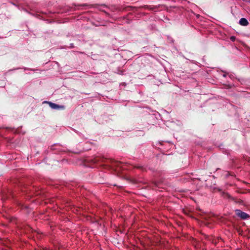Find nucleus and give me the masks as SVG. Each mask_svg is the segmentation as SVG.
Segmentation results:
<instances>
[{"mask_svg": "<svg viewBox=\"0 0 250 250\" xmlns=\"http://www.w3.org/2000/svg\"><path fill=\"white\" fill-rule=\"evenodd\" d=\"M235 213L237 216L240 217L242 219H246L250 217L248 214L243 212L240 209H236Z\"/></svg>", "mask_w": 250, "mask_h": 250, "instance_id": "1", "label": "nucleus"}, {"mask_svg": "<svg viewBox=\"0 0 250 250\" xmlns=\"http://www.w3.org/2000/svg\"><path fill=\"white\" fill-rule=\"evenodd\" d=\"M46 103H48L50 106V107L52 108V109H64L65 107L63 105H58V104H57L55 103H51V102H46Z\"/></svg>", "mask_w": 250, "mask_h": 250, "instance_id": "2", "label": "nucleus"}, {"mask_svg": "<svg viewBox=\"0 0 250 250\" xmlns=\"http://www.w3.org/2000/svg\"><path fill=\"white\" fill-rule=\"evenodd\" d=\"M107 161V159L104 158V157H97L96 158H95L94 163H106Z\"/></svg>", "mask_w": 250, "mask_h": 250, "instance_id": "3", "label": "nucleus"}, {"mask_svg": "<svg viewBox=\"0 0 250 250\" xmlns=\"http://www.w3.org/2000/svg\"><path fill=\"white\" fill-rule=\"evenodd\" d=\"M239 24L242 26H247L249 24V22L246 19L242 18L239 21Z\"/></svg>", "mask_w": 250, "mask_h": 250, "instance_id": "4", "label": "nucleus"}, {"mask_svg": "<svg viewBox=\"0 0 250 250\" xmlns=\"http://www.w3.org/2000/svg\"><path fill=\"white\" fill-rule=\"evenodd\" d=\"M109 161L110 162L111 164L112 165L113 167H119V165L121 164V162L119 161H116L114 160L110 159Z\"/></svg>", "mask_w": 250, "mask_h": 250, "instance_id": "5", "label": "nucleus"}, {"mask_svg": "<svg viewBox=\"0 0 250 250\" xmlns=\"http://www.w3.org/2000/svg\"><path fill=\"white\" fill-rule=\"evenodd\" d=\"M134 167L136 168H138V169H140L142 171H145L146 170V168L145 167H144L143 166H140V165H135L134 166Z\"/></svg>", "mask_w": 250, "mask_h": 250, "instance_id": "6", "label": "nucleus"}, {"mask_svg": "<svg viewBox=\"0 0 250 250\" xmlns=\"http://www.w3.org/2000/svg\"><path fill=\"white\" fill-rule=\"evenodd\" d=\"M234 39H235V37H231V40L233 41Z\"/></svg>", "mask_w": 250, "mask_h": 250, "instance_id": "7", "label": "nucleus"}, {"mask_svg": "<svg viewBox=\"0 0 250 250\" xmlns=\"http://www.w3.org/2000/svg\"><path fill=\"white\" fill-rule=\"evenodd\" d=\"M213 243L216 245L217 242H216V241L215 240V241H213Z\"/></svg>", "mask_w": 250, "mask_h": 250, "instance_id": "8", "label": "nucleus"}, {"mask_svg": "<svg viewBox=\"0 0 250 250\" xmlns=\"http://www.w3.org/2000/svg\"><path fill=\"white\" fill-rule=\"evenodd\" d=\"M82 6H87L86 4H83L81 5Z\"/></svg>", "mask_w": 250, "mask_h": 250, "instance_id": "9", "label": "nucleus"}, {"mask_svg": "<svg viewBox=\"0 0 250 250\" xmlns=\"http://www.w3.org/2000/svg\"><path fill=\"white\" fill-rule=\"evenodd\" d=\"M154 185L156 186H157V185L156 184V183H155Z\"/></svg>", "mask_w": 250, "mask_h": 250, "instance_id": "10", "label": "nucleus"}]
</instances>
